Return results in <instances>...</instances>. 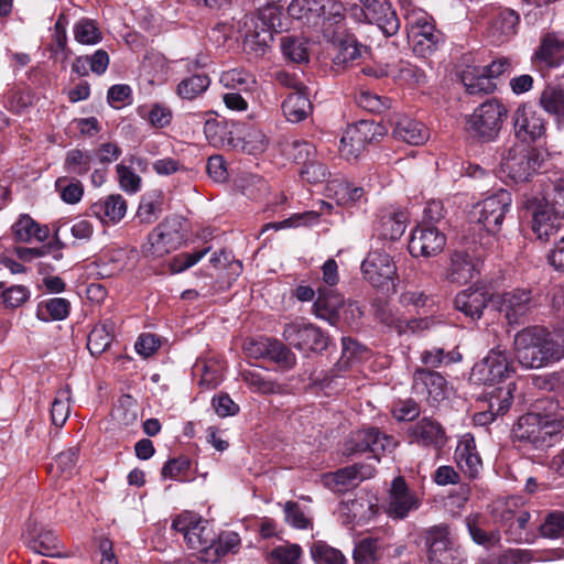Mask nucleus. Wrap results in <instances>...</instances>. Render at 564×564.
<instances>
[{
	"label": "nucleus",
	"mask_w": 564,
	"mask_h": 564,
	"mask_svg": "<svg viewBox=\"0 0 564 564\" xmlns=\"http://www.w3.org/2000/svg\"><path fill=\"white\" fill-rule=\"evenodd\" d=\"M513 351L525 369H540L561 359L558 343L543 328L527 327L517 333Z\"/></svg>",
	"instance_id": "f257e3e1"
},
{
	"label": "nucleus",
	"mask_w": 564,
	"mask_h": 564,
	"mask_svg": "<svg viewBox=\"0 0 564 564\" xmlns=\"http://www.w3.org/2000/svg\"><path fill=\"white\" fill-rule=\"evenodd\" d=\"M186 220L180 216L166 217L149 235L142 253L150 260L164 258L176 250L185 239Z\"/></svg>",
	"instance_id": "f03ea898"
},
{
	"label": "nucleus",
	"mask_w": 564,
	"mask_h": 564,
	"mask_svg": "<svg viewBox=\"0 0 564 564\" xmlns=\"http://www.w3.org/2000/svg\"><path fill=\"white\" fill-rule=\"evenodd\" d=\"M507 115L508 109L502 101L489 99L466 118V131L484 142L494 141L499 135Z\"/></svg>",
	"instance_id": "7ed1b4c3"
},
{
	"label": "nucleus",
	"mask_w": 564,
	"mask_h": 564,
	"mask_svg": "<svg viewBox=\"0 0 564 564\" xmlns=\"http://www.w3.org/2000/svg\"><path fill=\"white\" fill-rule=\"evenodd\" d=\"M362 278L373 288L384 292H395L398 268L386 248H372L360 265Z\"/></svg>",
	"instance_id": "20e7f679"
},
{
	"label": "nucleus",
	"mask_w": 564,
	"mask_h": 564,
	"mask_svg": "<svg viewBox=\"0 0 564 564\" xmlns=\"http://www.w3.org/2000/svg\"><path fill=\"white\" fill-rule=\"evenodd\" d=\"M245 44L250 50L259 53L270 45L273 32H280L283 28L281 12L275 7H267L259 10L257 15L246 17Z\"/></svg>",
	"instance_id": "39448f33"
},
{
	"label": "nucleus",
	"mask_w": 564,
	"mask_h": 564,
	"mask_svg": "<svg viewBox=\"0 0 564 564\" xmlns=\"http://www.w3.org/2000/svg\"><path fill=\"white\" fill-rule=\"evenodd\" d=\"M560 431L558 424L549 416L538 413L522 415L513 425V438L533 448L552 445V440Z\"/></svg>",
	"instance_id": "423d86ee"
},
{
	"label": "nucleus",
	"mask_w": 564,
	"mask_h": 564,
	"mask_svg": "<svg viewBox=\"0 0 564 564\" xmlns=\"http://www.w3.org/2000/svg\"><path fill=\"white\" fill-rule=\"evenodd\" d=\"M427 560L430 564H462L464 551L446 524H438L426 531Z\"/></svg>",
	"instance_id": "0eeeda50"
},
{
	"label": "nucleus",
	"mask_w": 564,
	"mask_h": 564,
	"mask_svg": "<svg viewBox=\"0 0 564 564\" xmlns=\"http://www.w3.org/2000/svg\"><path fill=\"white\" fill-rule=\"evenodd\" d=\"M540 154L519 145L510 147L501 158V174L514 183L528 182L541 166Z\"/></svg>",
	"instance_id": "6e6552de"
},
{
	"label": "nucleus",
	"mask_w": 564,
	"mask_h": 564,
	"mask_svg": "<svg viewBox=\"0 0 564 564\" xmlns=\"http://www.w3.org/2000/svg\"><path fill=\"white\" fill-rule=\"evenodd\" d=\"M172 529L182 533L188 547L200 552V558L207 561V550L213 544L215 535L206 520L186 511L173 520Z\"/></svg>",
	"instance_id": "1a4fd4ad"
},
{
	"label": "nucleus",
	"mask_w": 564,
	"mask_h": 564,
	"mask_svg": "<svg viewBox=\"0 0 564 564\" xmlns=\"http://www.w3.org/2000/svg\"><path fill=\"white\" fill-rule=\"evenodd\" d=\"M383 135V128L371 120H360L345 130L340 142V156L347 161L357 159L366 145L377 142Z\"/></svg>",
	"instance_id": "9d476101"
},
{
	"label": "nucleus",
	"mask_w": 564,
	"mask_h": 564,
	"mask_svg": "<svg viewBox=\"0 0 564 564\" xmlns=\"http://www.w3.org/2000/svg\"><path fill=\"white\" fill-rule=\"evenodd\" d=\"M514 373L513 361L506 349L492 348L487 356L471 369V379L487 386L499 383Z\"/></svg>",
	"instance_id": "9b49d317"
},
{
	"label": "nucleus",
	"mask_w": 564,
	"mask_h": 564,
	"mask_svg": "<svg viewBox=\"0 0 564 564\" xmlns=\"http://www.w3.org/2000/svg\"><path fill=\"white\" fill-rule=\"evenodd\" d=\"M282 337L289 345L301 351H323L328 346V337L304 318L285 323Z\"/></svg>",
	"instance_id": "f8f14e48"
},
{
	"label": "nucleus",
	"mask_w": 564,
	"mask_h": 564,
	"mask_svg": "<svg viewBox=\"0 0 564 564\" xmlns=\"http://www.w3.org/2000/svg\"><path fill=\"white\" fill-rule=\"evenodd\" d=\"M314 315L334 325L343 317L346 322L354 321L361 316L357 303H345L341 295L333 290L318 289L317 299L313 305Z\"/></svg>",
	"instance_id": "ddd939ff"
},
{
	"label": "nucleus",
	"mask_w": 564,
	"mask_h": 564,
	"mask_svg": "<svg viewBox=\"0 0 564 564\" xmlns=\"http://www.w3.org/2000/svg\"><path fill=\"white\" fill-rule=\"evenodd\" d=\"M492 304L508 324L520 325L527 322L529 314L536 306V301L530 290L514 289L494 296Z\"/></svg>",
	"instance_id": "4468645a"
},
{
	"label": "nucleus",
	"mask_w": 564,
	"mask_h": 564,
	"mask_svg": "<svg viewBox=\"0 0 564 564\" xmlns=\"http://www.w3.org/2000/svg\"><path fill=\"white\" fill-rule=\"evenodd\" d=\"M511 203V194L506 189H499L475 206L473 217L487 232L496 234L500 230Z\"/></svg>",
	"instance_id": "2eb2a0df"
},
{
	"label": "nucleus",
	"mask_w": 564,
	"mask_h": 564,
	"mask_svg": "<svg viewBox=\"0 0 564 564\" xmlns=\"http://www.w3.org/2000/svg\"><path fill=\"white\" fill-rule=\"evenodd\" d=\"M514 135L524 143L540 141L546 134L547 122L531 104L521 102L512 113Z\"/></svg>",
	"instance_id": "dca6fc26"
},
{
	"label": "nucleus",
	"mask_w": 564,
	"mask_h": 564,
	"mask_svg": "<svg viewBox=\"0 0 564 564\" xmlns=\"http://www.w3.org/2000/svg\"><path fill=\"white\" fill-rule=\"evenodd\" d=\"M364 7L355 6L351 15L359 20L361 17L376 24L386 36L394 35L400 29V21L387 0H362Z\"/></svg>",
	"instance_id": "f3484780"
},
{
	"label": "nucleus",
	"mask_w": 564,
	"mask_h": 564,
	"mask_svg": "<svg viewBox=\"0 0 564 564\" xmlns=\"http://www.w3.org/2000/svg\"><path fill=\"white\" fill-rule=\"evenodd\" d=\"M395 446L397 443L392 436L382 434L379 430L371 427L352 433L345 444V453L355 455L369 451L373 458L379 460L380 454L391 453Z\"/></svg>",
	"instance_id": "a211bd4d"
},
{
	"label": "nucleus",
	"mask_w": 564,
	"mask_h": 564,
	"mask_svg": "<svg viewBox=\"0 0 564 564\" xmlns=\"http://www.w3.org/2000/svg\"><path fill=\"white\" fill-rule=\"evenodd\" d=\"M22 541L31 551L43 556H61V541L52 530L42 525L35 518L25 522Z\"/></svg>",
	"instance_id": "6ab92c4d"
},
{
	"label": "nucleus",
	"mask_w": 564,
	"mask_h": 564,
	"mask_svg": "<svg viewBox=\"0 0 564 564\" xmlns=\"http://www.w3.org/2000/svg\"><path fill=\"white\" fill-rule=\"evenodd\" d=\"M421 506L420 499L412 492L402 477H397L391 484L386 513L394 520L405 519L410 512L417 510Z\"/></svg>",
	"instance_id": "aec40b11"
},
{
	"label": "nucleus",
	"mask_w": 564,
	"mask_h": 564,
	"mask_svg": "<svg viewBox=\"0 0 564 564\" xmlns=\"http://www.w3.org/2000/svg\"><path fill=\"white\" fill-rule=\"evenodd\" d=\"M445 243L446 238L437 228L421 225L411 234L409 252L413 257H434L443 250Z\"/></svg>",
	"instance_id": "412c9836"
},
{
	"label": "nucleus",
	"mask_w": 564,
	"mask_h": 564,
	"mask_svg": "<svg viewBox=\"0 0 564 564\" xmlns=\"http://www.w3.org/2000/svg\"><path fill=\"white\" fill-rule=\"evenodd\" d=\"M480 273L478 257L468 250H455L449 256V263L445 271V279L451 283L466 284Z\"/></svg>",
	"instance_id": "4be33fe9"
},
{
	"label": "nucleus",
	"mask_w": 564,
	"mask_h": 564,
	"mask_svg": "<svg viewBox=\"0 0 564 564\" xmlns=\"http://www.w3.org/2000/svg\"><path fill=\"white\" fill-rule=\"evenodd\" d=\"M339 516L345 524H367L379 512L378 499L371 495L359 496L340 503Z\"/></svg>",
	"instance_id": "5701e85b"
},
{
	"label": "nucleus",
	"mask_w": 564,
	"mask_h": 564,
	"mask_svg": "<svg viewBox=\"0 0 564 564\" xmlns=\"http://www.w3.org/2000/svg\"><path fill=\"white\" fill-rule=\"evenodd\" d=\"M413 390L429 402L437 403L445 398L446 380L438 372L417 369L413 375Z\"/></svg>",
	"instance_id": "b1692460"
},
{
	"label": "nucleus",
	"mask_w": 564,
	"mask_h": 564,
	"mask_svg": "<svg viewBox=\"0 0 564 564\" xmlns=\"http://www.w3.org/2000/svg\"><path fill=\"white\" fill-rule=\"evenodd\" d=\"M514 387L516 384L510 382L506 387H498L489 392V411L475 414V424L487 425L491 423L497 415L505 414L511 405Z\"/></svg>",
	"instance_id": "393cba45"
},
{
	"label": "nucleus",
	"mask_w": 564,
	"mask_h": 564,
	"mask_svg": "<svg viewBox=\"0 0 564 564\" xmlns=\"http://www.w3.org/2000/svg\"><path fill=\"white\" fill-rule=\"evenodd\" d=\"M532 63H540L550 68L562 65L564 63V36L555 33L545 34L532 56Z\"/></svg>",
	"instance_id": "a878e982"
},
{
	"label": "nucleus",
	"mask_w": 564,
	"mask_h": 564,
	"mask_svg": "<svg viewBox=\"0 0 564 564\" xmlns=\"http://www.w3.org/2000/svg\"><path fill=\"white\" fill-rule=\"evenodd\" d=\"M562 219L564 217L556 215L550 205H539L532 214V230L540 240L547 241L564 226Z\"/></svg>",
	"instance_id": "bb28decb"
},
{
	"label": "nucleus",
	"mask_w": 564,
	"mask_h": 564,
	"mask_svg": "<svg viewBox=\"0 0 564 564\" xmlns=\"http://www.w3.org/2000/svg\"><path fill=\"white\" fill-rule=\"evenodd\" d=\"M489 301L490 296L484 289L469 288L457 293L454 306L465 316L479 319Z\"/></svg>",
	"instance_id": "cd10ccee"
},
{
	"label": "nucleus",
	"mask_w": 564,
	"mask_h": 564,
	"mask_svg": "<svg viewBox=\"0 0 564 564\" xmlns=\"http://www.w3.org/2000/svg\"><path fill=\"white\" fill-rule=\"evenodd\" d=\"M455 460L462 471L469 477L474 478L479 474L482 462L473 435L464 434L460 437L455 449Z\"/></svg>",
	"instance_id": "c85d7f7f"
},
{
	"label": "nucleus",
	"mask_w": 564,
	"mask_h": 564,
	"mask_svg": "<svg viewBox=\"0 0 564 564\" xmlns=\"http://www.w3.org/2000/svg\"><path fill=\"white\" fill-rule=\"evenodd\" d=\"M90 215L98 218L102 224H116L127 213V202L119 194H111L91 204Z\"/></svg>",
	"instance_id": "c756f323"
},
{
	"label": "nucleus",
	"mask_w": 564,
	"mask_h": 564,
	"mask_svg": "<svg viewBox=\"0 0 564 564\" xmlns=\"http://www.w3.org/2000/svg\"><path fill=\"white\" fill-rule=\"evenodd\" d=\"M518 23L519 15L513 10H498L488 29V36L495 44L503 43L516 34Z\"/></svg>",
	"instance_id": "7c9ffc66"
},
{
	"label": "nucleus",
	"mask_w": 564,
	"mask_h": 564,
	"mask_svg": "<svg viewBox=\"0 0 564 564\" xmlns=\"http://www.w3.org/2000/svg\"><path fill=\"white\" fill-rule=\"evenodd\" d=\"M410 433L413 441L422 446L441 448L446 441L445 432L441 424L427 417L417 421L411 427Z\"/></svg>",
	"instance_id": "2f4dec72"
},
{
	"label": "nucleus",
	"mask_w": 564,
	"mask_h": 564,
	"mask_svg": "<svg viewBox=\"0 0 564 564\" xmlns=\"http://www.w3.org/2000/svg\"><path fill=\"white\" fill-rule=\"evenodd\" d=\"M327 191L335 198L337 205L340 206L351 207L366 202L364 187L344 180L330 181L327 185Z\"/></svg>",
	"instance_id": "473e14b6"
},
{
	"label": "nucleus",
	"mask_w": 564,
	"mask_h": 564,
	"mask_svg": "<svg viewBox=\"0 0 564 564\" xmlns=\"http://www.w3.org/2000/svg\"><path fill=\"white\" fill-rule=\"evenodd\" d=\"M393 137L411 145H422L430 139V131L422 122L405 117L395 123Z\"/></svg>",
	"instance_id": "72a5a7b5"
},
{
	"label": "nucleus",
	"mask_w": 564,
	"mask_h": 564,
	"mask_svg": "<svg viewBox=\"0 0 564 564\" xmlns=\"http://www.w3.org/2000/svg\"><path fill=\"white\" fill-rule=\"evenodd\" d=\"M539 106L554 118L558 126H564V89L555 85H546L541 91Z\"/></svg>",
	"instance_id": "f704fd0d"
},
{
	"label": "nucleus",
	"mask_w": 564,
	"mask_h": 564,
	"mask_svg": "<svg viewBox=\"0 0 564 564\" xmlns=\"http://www.w3.org/2000/svg\"><path fill=\"white\" fill-rule=\"evenodd\" d=\"M282 111L285 119L292 123L306 119L312 111V104L307 94L304 90L289 94L282 102Z\"/></svg>",
	"instance_id": "c9c22d12"
},
{
	"label": "nucleus",
	"mask_w": 564,
	"mask_h": 564,
	"mask_svg": "<svg viewBox=\"0 0 564 564\" xmlns=\"http://www.w3.org/2000/svg\"><path fill=\"white\" fill-rule=\"evenodd\" d=\"M462 83L470 95L491 94L496 90V84L480 66H468L462 73Z\"/></svg>",
	"instance_id": "e433bc0d"
},
{
	"label": "nucleus",
	"mask_w": 564,
	"mask_h": 564,
	"mask_svg": "<svg viewBox=\"0 0 564 564\" xmlns=\"http://www.w3.org/2000/svg\"><path fill=\"white\" fill-rule=\"evenodd\" d=\"M384 544L382 540L366 536L359 540L354 547V564H376L382 557Z\"/></svg>",
	"instance_id": "4c0bfd02"
},
{
	"label": "nucleus",
	"mask_w": 564,
	"mask_h": 564,
	"mask_svg": "<svg viewBox=\"0 0 564 564\" xmlns=\"http://www.w3.org/2000/svg\"><path fill=\"white\" fill-rule=\"evenodd\" d=\"M333 208L334 206L329 202L319 200L318 210L295 214L292 217L279 223H269L264 226L263 230H267L269 228H273L276 230L291 227H299L301 225H311L316 223L319 216L329 214L333 210Z\"/></svg>",
	"instance_id": "58836bf2"
},
{
	"label": "nucleus",
	"mask_w": 564,
	"mask_h": 564,
	"mask_svg": "<svg viewBox=\"0 0 564 564\" xmlns=\"http://www.w3.org/2000/svg\"><path fill=\"white\" fill-rule=\"evenodd\" d=\"M15 239L21 242H42L48 237V228L40 226L30 216L22 215L12 227Z\"/></svg>",
	"instance_id": "ea45409f"
},
{
	"label": "nucleus",
	"mask_w": 564,
	"mask_h": 564,
	"mask_svg": "<svg viewBox=\"0 0 564 564\" xmlns=\"http://www.w3.org/2000/svg\"><path fill=\"white\" fill-rule=\"evenodd\" d=\"M408 39L413 52L421 57H425L437 48L441 34L435 31V26H432V30L429 31H425V29L409 31Z\"/></svg>",
	"instance_id": "a19ab883"
},
{
	"label": "nucleus",
	"mask_w": 564,
	"mask_h": 564,
	"mask_svg": "<svg viewBox=\"0 0 564 564\" xmlns=\"http://www.w3.org/2000/svg\"><path fill=\"white\" fill-rule=\"evenodd\" d=\"M356 475L357 466L345 467L325 475L324 484L333 491L345 492L359 484Z\"/></svg>",
	"instance_id": "79ce46f5"
},
{
	"label": "nucleus",
	"mask_w": 564,
	"mask_h": 564,
	"mask_svg": "<svg viewBox=\"0 0 564 564\" xmlns=\"http://www.w3.org/2000/svg\"><path fill=\"white\" fill-rule=\"evenodd\" d=\"M112 323L96 325L88 335L87 348L93 356L102 354L112 340Z\"/></svg>",
	"instance_id": "37998d69"
},
{
	"label": "nucleus",
	"mask_w": 564,
	"mask_h": 564,
	"mask_svg": "<svg viewBox=\"0 0 564 564\" xmlns=\"http://www.w3.org/2000/svg\"><path fill=\"white\" fill-rule=\"evenodd\" d=\"M220 83L230 89H238L239 91H252L257 86L256 77L243 69H229L220 75Z\"/></svg>",
	"instance_id": "c03bdc74"
},
{
	"label": "nucleus",
	"mask_w": 564,
	"mask_h": 564,
	"mask_svg": "<svg viewBox=\"0 0 564 564\" xmlns=\"http://www.w3.org/2000/svg\"><path fill=\"white\" fill-rule=\"evenodd\" d=\"M240 544V538L236 532H225L219 535L217 542H213L207 550V562H217L228 553H236Z\"/></svg>",
	"instance_id": "a18cd8bd"
},
{
	"label": "nucleus",
	"mask_w": 564,
	"mask_h": 564,
	"mask_svg": "<svg viewBox=\"0 0 564 564\" xmlns=\"http://www.w3.org/2000/svg\"><path fill=\"white\" fill-rule=\"evenodd\" d=\"M405 228V219L402 214H389L381 217L376 230L381 238L394 241L404 234Z\"/></svg>",
	"instance_id": "49530a36"
},
{
	"label": "nucleus",
	"mask_w": 564,
	"mask_h": 564,
	"mask_svg": "<svg viewBox=\"0 0 564 564\" xmlns=\"http://www.w3.org/2000/svg\"><path fill=\"white\" fill-rule=\"evenodd\" d=\"M162 193L153 191L147 193L139 205L137 217L142 224L153 223L161 212Z\"/></svg>",
	"instance_id": "de8ad7c7"
},
{
	"label": "nucleus",
	"mask_w": 564,
	"mask_h": 564,
	"mask_svg": "<svg viewBox=\"0 0 564 564\" xmlns=\"http://www.w3.org/2000/svg\"><path fill=\"white\" fill-rule=\"evenodd\" d=\"M74 39L83 45H95L102 40V34L95 21L80 19L73 28Z\"/></svg>",
	"instance_id": "09e8293b"
},
{
	"label": "nucleus",
	"mask_w": 564,
	"mask_h": 564,
	"mask_svg": "<svg viewBox=\"0 0 564 564\" xmlns=\"http://www.w3.org/2000/svg\"><path fill=\"white\" fill-rule=\"evenodd\" d=\"M70 389L68 386L59 389L52 403L51 419L55 426H63L70 413Z\"/></svg>",
	"instance_id": "8fccbe9b"
},
{
	"label": "nucleus",
	"mask_w": 564,
	"mask_h": 564,
	"mask_svg": "<svg viewBox=\"0 0 564 564\" xmlns=\"http://www.w3.org/2000/svg\"><path fill=\"white\" fill-rule=\"evenodd\" d=\"M69 308L70 303L66 299L53 297L39 306L37 316L42 321H63L68 316Z\"/></svg>",
	"instance_id": "3c124183"
},
{
	"label": "nucleus",
	"mask_w": 564,
	"mask_h": 564,
	"mask_svg": "<svg viewBox=\"0 0 564 564\" xmlns=\"http://www.w3.org/2000/svg\"><path fill=\"white\" fill-rule=\"evenodd\" d=\"M195 372H200L199 384L206 389L216 388L223 378V367L216 361H197Z\"/></svg>",
	"instance_id": "603ef678"
},
{
	"label": "nucleus",
	"mask_w": 564,
	"mask_h": 564,
	"mask_svg": "<svg viewBox=\"0 0 564 564\" xmlns=\"http://www.w3.org/2000/svg\"><path fill=\"white\" fill-rule=\"evenodd\" d=\"M283 55L294 63L308 61L307 42L297 36H285L281 40Z\"/></svg>",
	"instance_id": "864d4df0"
},
{
	"label": "nucleus",
	"mask_w": 564,
	"mask_h": 564,
	"mask_svg": "<svg viewBox=\"0 0 564 564\" xmlns=\"http://www.w3.org/2000/svg\"><path fill=\"white\" fill-rule=\"evenodd\" d=\"M265 358L284 369H291L296 361L295 355L283 343L274 338H269Z\"/></svg>",
	"instance_id": "5fc2aeb1"
},
{
	"label": "nucleus",
	"mask_w": 564,
	"mask_h": 564,
	"mask_svg": "<svg viewBox=\"0 0 564 564\" xmlns=\"http://www.w3.org/2000/svg\"><path fill=\"white\" fill-rule=\"evenodd\" d=\"M341 341L343 352L340 359L337 362L339 371L352 368L354 364L364 359L365 355L367 354L366 348H364L360 344L351 338L344 337Z\"/></svg>",
	"instance_id": "6e6d98bb"
},
{
	"label": "nucleus",
	"mask_w": 564,
	"mask_h": 564,
	"mask_svg": "<svg viewBox=\"0 0 564 564\" xmlns=\"http://www.w3.org/2000/svg\"><path fill=\"white\" fill-rule=\"evenodd\" d=\"M210 80L206 75H193L184 78L177 85V94L183 99L192 100L203 94L209 86Z\"/></svg>",
	"instance_id": "4d7b16f0"
},
{
	"label": "nucleus",
	"mask_w": 564,
	"mask_h": 564,
	"mask_svg": "<svg viewBox=\"0 0 564 564\" xmlns=\"http://www.w3.org/2000/svg\"><path fill=\"white\" fill-rule=\"evenodd\" d=\"M468 532L473 539V541L479 545H484L486 547H492L497 545L500 541V535L498 532H485L479 524V517L468 516L465 520Z\"/></svg>",
	"instance_id": "13d9d810"
},
{
	"label": "nucleus",
	"mask_w": 564,
	"mask_h": 564,
	"mask_svg": "<svg viewBox=\"0 0 564 564\" xmlns=\"http://www.w3.org/2000/svg\"><path fill=\"white\" fill-rule=\"evenodd\" d=\"M91 155L87 151L73 149L67 152L64 167L68 173L84 175L90 170Z\"/></svg>",
	"instance_id": "bf43d9fd"
},
{
	"label": "nucleus",
	"mask_w": 564,
	"mask_h": 564,
	"mask_svg": "<svg viewBox=\"0 0 564 564\" xmlns=\"http://www.w3.org/2000/svg\"><path fill=\"white\" fill-rule=\"evenodd\" d=\"M311 554L314 561L318 564H345L346 558L343 553L326 544L325 542L317 541L311 547Z\"/></svg>",
	"instance_id": "052dcab7"
},
{
	"label": "nucleus",
	"mask_w": 564,
	"mask_h": 564,
	"mask_svg": "<svg viewBox=\"0 0 564 564\" xmlns=\"http://www.w3.org/2000/svg\"><path fill=\"white\" fill-rule=\"evenodd\" d=\"M302 549L297 544H284L270 553L271 564H301Z\"/></svg>",
	"instance_id": "680f3d73"
},
{
	"label": "nucleus",
	"mask_w": 564,
	"mask_h": 564,
	"mask_svg": "<svg viewBox=\"0 0 564 564\" xmlns=\"http://www.w3.org/2000/svg\"><path fill=\"white\" fill-rule=\"evenodd\" d=\"M337 52L333 58L336 65H345L361 55V46L354 37L341 40L337 45Z\"/></svg>",
	"instance_id": "e2e57ef3"
},
{
	"label": "nucleus",
	"mask_w": 564,
	"mask_h": 564,
	"mask_svg": "<svg viewBox=\"0 0 564 564\" xmlns=\"http://www.w3.org/2000/svg\"><path fill=\"white\" fill-rule=\"evenodd\" d=\"M55 186L63 202L67 204H76L83 197L84 188L79 181H69L66 177H59L56 180Z\"/></svg>",
	"instance_id": "0e129e2a"
},
{
	"label": "nucleus",
	"mask_w": 564,
	"mask_h": 564,
	"mask_svg": "<svg viewBox=\"0 0 564 564\" xmlns=\"http://www.w3.org/2000/svg\"><path fill=\"white\" fill-rule=\"evenodd\" d=\"M540 532L544 538L564 539V512L553 511L549 513L540 525Z\"/></svg>",
	"instance_id": "69168bd1"
},
{
	"label": "nucleus",
	"mask_w": 564,
	"mask_h": 564,
	"mask_svg": "<svg viewBox=\"0 0 564 564\" xmlns=\"http://www.w3.org/2000/svg\"><path fill=\"white\" fill-rule=\"evenodd\" d=\"M300 174L301 177L308 183H321L329 176L328 169L317 158V155L310 161L304 162Z\"/></svg>",
	"instance_id": "338daca9"
},
{
	"label": "nucleus",
	"mask_w": 564,
	"mask_h": 564,
	"mask_svg": "<svg viewBox=\"0 0 564 564\" xmlns=\"http://www.w3.org/2000/svg\"><path fill=\"white\" fill-rule=\"evenodd\" d=\"M552 191L544 195V204L554 209L556 215L564 217V177L552 180Z\"/></svg>",
	"instance_id": "774afa93"
}]
</instances>
